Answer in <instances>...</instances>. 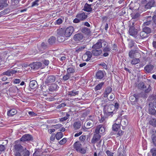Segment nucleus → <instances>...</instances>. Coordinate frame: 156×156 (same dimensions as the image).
<instances>
[{"instance_id":"obj_1","label":"nucleus","mask_w":156,"mask_h":156,"mask_svg":"<svg viewBox=\"0 0 156 156\" xmlns=\"http://www.w3.org/2000/svg\"><path fill=\"white\" fill-rule=\"evenodd\" d=\"M114 110V105L107 104L104 106L103 112L104 114L107 116L111 115L113 114V112Z\"/></svg>"},{"instance_id":"obj_2","label":"nucleus","mask_w":156,"mask_h":156,"mask_svg":"<svg viewBox=\"0 0 156 156\" xmlns=\"http://www.w3.org/2000/svg\"><path fill=\"white\" fill-rule=\"evenodd\" d=\"M141 2L143 4H146L144 5V8L146 9H150L155 4L154 0H142Z\"/></svg>"},{"instance_id":"obj_3","label":"nucleus","mask_w":156,"mask_h":156,"mask_svg":"<svg viewBox=\"0 0 156 156\" xmlns=\"http://www.w3.org/2000/svg\"><path fill=\"white\" fill-rule=\"evenodd\" d=\"M74 148L78 152L82 154H85L86 153V150L83 148H82V145L79 142H76L74 144Z\"/></svg>"},{"instance_id":"obj_4","label":"nucleus","mask_w":156,"mask_h":156,"mask_svg":"<svg viewBox=\"0 0 156 156\" xmlns=\"http://www.w3.org/2000/svg\"><path fill=\"white\" fill-rule=\"evenodd\" d=\"M74 31L73 27L72 26L69 27L66 29L64 32V35L67 37H69L71 36Z\"/></svg>"},{"instance_id":"obj_5","label":"nucleus","mask_w":156,"mask_h":156,"mask_svg":"<svg viewBox=\"0 0 156 156\" xmlns=\"http://www.w3.org/2000/svg\"><path fill=\"white\" fill-rule=\"evenodd\" d=\"M87 17V13L83 12L78 13L76 16V18L79 19L81 21L86 20Z\"/></svg>"},{"instance_id":"obj_6","label":"nucleus","mask_w":156,"mask_h":156,"mask_svg":"<svg viewBox=\"0 0 156 156\" xmlns=\"http://www.w3.org/2000/svg\"><path fill=\"white\" fill-rule=\"evenodd\" d=\"M92 55L91 52L87 51L83 55L82 57V59L83 61H88L90 60L92 57Z\"/></svg>"},{"instance_id":"obj_7","label":"nucleus","mask_w":156,"mask_h":156,"mask_svg":"<svg viewBox=\"0 0 156 156\" xmlns=\"http://www.w3.org/2000/svg\"><path fill=\"white\" fill-rule=\"evenodd\" d=\"M42 63L41 62H33L30 65V66L33 69H37L41 67Z\"/></svg>"},{"instance_id":"obj_8","label":"nucleus","mask_w":156,"mask_h":156,"mask_svg":"<svg viewBox=\"0 0 156 156\" xmlns=\"http://www.w3.org/2000/svg\"><path fill=\"white\" fill-rule=\"evenodd\" d=\"M101 137V136L99 134L95 133L93 137L91 140V143L94 144L97 142L99 141Z\"/></svg>"},{"instance_id":"obj_9","label":"nucleus","mask_w":156,"mask_h":156,"mask_svg":"<svg viewBox=\"0 0 156 156\" xmlns=\"http://www.w3.org/2000/svg\"><path fill=\"white\" fill-rule=\"evenodd\" d=\"M129 33L130 35L136 37L138 33L137 30L135 28L129 27Z\"/></svg>"},{"instance_id":"obj_10","label":"nucleus","mask_w":156,"mask_h":156,"mask_svg":"<svg viewBox=\"0 0 156 156\" xmlns=\"http://www.w3.org/2000/svg\"><path fill=\"white\" fill-rule=\"evenodd\" d=\"M56 79L55 76L51 75L49 76L46 79L45 83L46 84H49L50 83L54 82Z\"/></svg>"},{"instance_id":"obj_11","label":"nucleus","mask_w":156,"mask_h":156,"mask_svg":"<svg viewBox=\"0 0 156 156\" xmlns=\"http://www.w3.org/2000/svg\"><path fill=\"white\" fill-rule=\"evenodd\" d=\"M105 131V129L104 127L102 125H100L97 126L95 130V133H103Z\"/></svg>"},{"instance_id":"obj_12","label":"nucleus","mask_w":156,"mask_h":156,"mask_svg":"<svg viewBox=\"0 0 156 156\" xmlns=\"http://www.w3.org/2000/svg\"><path fill=\"white\" fill-rule=\"evenodd\" d=\"M33 139L32 136L28 134H25L23 135L22 137L20 138V140L22 141H26L30 140Z\"/></svg>"},{"instance_id":"obj_13","label":"nucleus","mask_w":156,"mask_h":156,"mask_svg":"<svg viewBox=\"0 0 156 156\" xmlns=\"http://www.w3.org/2000/svg\"><path fill=\"white\" fill-rule=\"evenodd\" d=\"M105 72L101 70L98 71L96 73V79L101 80L104 77Z\"/></svg>"},{"instance_id":"obj_14","label":"nucleus","mask_w":156,"mask_h":156,"mask_svg":"<svg viewBox=\"0 0 156 156\" xmlns=\"http://www.w3.org/2000/svg\"><path fill=\"white\" fill-rule=\"evenodd\" d=\"M68 68L67 69V73L71 75V74L75 72V66H73L69 65L68 67Z\"/></svg>"},{"instance_id":"obj_15","label":"nucleus","mask_w":156,"mask_h":156,"mask_svg":"<svg viewBox=\"0 0 156 156\" xmlns=\"http://www.w3.org/2000/svg\"><path fill=\"white\" fill-rule=\"evenodd\" d=\"M83 37V35L81 33H78L75 34L73 36V39L76 41H78L82 39Z\"/></svg>"},{"instance_id":"obj_16","label":"nucleus","mask_w":156,"mask_h":156,"mask_svg":"<svg viewBox=\"0 0 156 156\" xmlns=\"http://www.w3.org/2000/svg\"><path fill=\"white\" fill-rule=\"evenodd\" d=\"M82 10L87 12H91L92 10L91 4H89L87 3H85Z\"/></svg>"},{"instance_id":"obj_17","label":"nucleus","mask_w":156,"mask_h":156,"mask_svg":"<svg viewBox=\"0 0 156 156\" xmlns=\"http://www.w3.org/2000/svg\"><path fill=\"white\" fill-rule=\"evenodd\" d=\"M112 88L110 87H108L105 89V91L103 94V97L104 98L107 97L108 95L112 91Z\"/></svg>"},{"instance_id":"obj_18","label":"nucleus","mask_w":156,"mask_h":156,"mask_svg":"<svg viewBox=\"0 0 156 156\" xmlns=\"http://www.w3.org/2000/svg\"><path fill=\"white\" fill-rule=\"evenodd\" d=\"M16 71L15 70H8L7 71L4 72L2 74L3 75H6L8 76H10L11 75H12L16 73Z\"/></svg>"},{"instance_id":"obj_19","label":"nucleus","mask_w":156,"mask_h":156,"mask_svg":"<svg viewBox=\"0 0 156 156\" xmlns=\"http://www.w3.org/2000/svg\"><path fill=\"white\" fill-rule=\"evenodd\" d=\"M91 53L93 55L98 56L101 54L102 53V51L101 49H93Z\"/></svg>"},{"instance_id":"obj_20","label":"nucleus","mask_w":156,"mask_h":156,"mask_svg":"<svg viewBox=\"0 0 156 156\" xmlns=\"http://www.w3.org/2000/svg\"><path fill=\"white\" fill-rule=\"evenodd\" d=\"M102 40H99L94 45L92 48L93 49H99L102 47Z\"/></svg>"},{"instance_id":"obj_21","label":"nucleus","mask_w":156,"mask_h":156,"mask_svg":"<svg viewBox=\"0 0 156 156\" xmlns=\"http://www.w3.org/2000/svg\"><path fill=\"white\" fill-rule=\"evenodd\" d=\"M154 66L152 65H147L144 68L145 70L147 73H150L153 70Z\"/></svg>"},{"instance_id":"obj_22","label":"nucleus","mask_w":156,"mask_h":156,"mask_svg":"<svg viewBox=\"0 0 156 156\" xmlns=\"http://www.w3.org/2000/svg\"><path fill=\"white\" fill-rule=\"evenodd\" d=\"M14 148L15 150L16 151H20L21 152L23 150V147L20 144H16L14 146Z\"/></svg>"},{"instance_id":"obj_23","label":"nucleus","mask_w":156,"mask_h":156,"mask_svg":"<svg viewBox=\"0 0 156 156\" xmlns=\"http://www.w3.org/2000/svg\"><path fill=\"white\" fill-rule=\"evenodd\" d=\"M81 125V122L80 121H78L74 123L73 125V126L75 129L77 130L80 128Z\"/></svg>"},{"instance_id":"obj_24","label":"nucleus","mask_w":156,"mask_h":156,"mask_svg":"<svg viewBox=\"0 0 156 156\" xmlns=\"http://www.w3.org/2000/svg\"><path fill=\"white\" fill-rule=\"evenodd\" d=\"M37 83L36 81L35 80H32L30 81V87L32 89H35L37 86Z\"/></svg>"},{"instance_id":"obj_25","label":"nucleus","mask_w":156,"mask_h":156,"mask_svg":"<svg viewBox=\"0 0 156 156\" xmlns=\"http://www.w3.org/2000/svg\"><path fill=\"white\" fill-rule=\"evenodd\" d=\"M17 113V111L15 109H12L8 112L7 115L9 116H11L15 115Z\"/></svg>"},{"instance_id":"obj_26","label":"nucleus","mask_w":156,"mask_h":156,"mask_svg":"<svg viewBox=\"0 0 156 156\" xmlns=\"http://www.w3.org/2000/svg\"><path fill=\"white\" fill-rule=\"evenodd\" d=\"M78 91H76V90H73L69 91L67 94L68 95H69L70 96H75L76 95H78Z\"/></svg>"},{"instance_id":"obj_27","label":"nucleus","mask_w":156,"mask_h":156,"mask_svg":"<svg viewBox=\"0 0 156 156\" xmlns=\"http://www.w3.org/2000/svg\"><path fill=\"white\" fill-rule=\"evenodd\" d=\"M138 87L139 89L142 90H144L145 88H146V86H145L144 83L142 82H141L138 84Z\"/></svg>"},{"instance_id":"obj_28","label":"nucleus","mask_w":156,"mask_h":156,"mask_svg":"<svg viewBox=\"0 0 156 156\" xmlns=\"http://www.w3.org/2000/svg\"><path fill=\"white\" fill-rule=\"evenodd\" d=\"M58 86L55 84H52L49 87V90L51 91H53L56 90L58 88Z\"/></svg>"},{"instance_id":"obj_29","label":"nucleus","mask_w":156,"mask_h":156,"mask_svg":"<svg viewBox=\"0 0 156 156\" xmlns=\"http://www.w3.org/2000/svg\"><path fill=\"white\" fill-rule=\"evenodd\" d=\"M149 124L154 127H156V119L153 118L150 119L149 122Z\"/></svg>"},{"instance_id":"obj_30","label":"nucleus","mask_w":156,"mask_h":156,"mask_svg":"<svg viewBox=\"0 0 156 156\" xmlns=\"http://www.w3.org/2000/svg\"><path fill=\"white\" fill-rule=\"evenodd\" d=\"M85 48V45L77 47L75 49V52L77 53H78L84 50Z\"/></svg>"},{"instance_id":"obj_31","label":"nucleus","mask_w":156,"mask_h":156,"mask_svg":"<svg viewBox=\"0 0 156 156\" xmlns=\"http://www.w3.org/2000/svg\"><path fill=\"white\" fill-rule=\"evenodd\" d=\"M140 39H143L147 37L148 36V35L142 30L140 33Z\"/></svg>"},{"instance_id":"obj_32","label":"nucleus","mask_w":156,"mask_h":156,"mask_svg":"<svg viewBox=\"0 0 156 156\" xmlns=\"http://www.w3.org/2000/svg\"><path fill=\"white\" fill-rule=\"evenodd\" d=\"M104 84V82H101L100 83L98 84L94 88L95 90L96 91L100 90L102 88Z\"/></svg>"},{"instance_id":"obj_33","label":"nucleus","mask_w":156,"mask_h":156,"mask_svg":"<svg viewBox=\"0 0 156 156\" xmlns=\"http://www.w3.org/2000/svg\"><path fill=\"white\" fill-rule=\"evenodd\" d=\"M149 113L152 115H154L156 113V111L153 107L149 108Z\"/></svg>"},{"instance_id":"obj_34","label":"nucleus","mask_w":156,"mask_h":156,"mask_svg":"<svg viewBox=\"0 0 156 156\" xmlns=\"http://www.w3.org/2000/svg\"><path fill=\"white\" fill-rule=\"evenodd\" d=\"M57 36L58 37L64 35V31L62 29H58L57 31Z\"/></svg>"},{"instance_id":"obj_35","label":"nucleus","mask_w":156,"mask_h":156,"mask_svg":"<svg viewBox=\"0 0 156 156\" xmlns=\"http://www.w3.org/2000/svg\"><path fill=\"white\" fill-rule=\"evenodd\" d=\"M120 124H114L112 126L113 130L115 131H117L120 128Z\"/></svg>"},{"instance_id":"obj_36","label":"nucleus","mask_w":156,"mask_h":156,"mask_svg":"<svg viewBox=\"0 0 156 156\" xmlns=\"http://www.w3.org/2000/svg\"><path fill=\"white\" fill-rule=\"evenodd\" d=\"M142 30L146 33L148 35L151 33V29L148 27H143Z\"/></svg>"},{"instance_id":"obj_37","label":"nucleus","mask_w":156,"mask_h":156,"mask_svg":"<svg viewBox=\"0 0 156 156\" xmlns=\"http://www.w3.org/2000/svg\"><path fill=\"white\" fill-rule=\"evenodd\" d=\"M136 21L131 20L129 27H134L136 28V25L137 24V22H136Z\"/></svg>"},{"instance_id":"obj_38","label":"nucleus","mask_w":156,"mask_h":156,"mask_svg":"<svg viewBox=\"0 0 156 156\" xmlns=\"http://www.w3.org/2000/svg\"><path fill=\"white\" fill-rule=\"evenodd\" d=\"M151 138L154 144L156 146V134L153 133L151 136Z\"/></svg>"},{"instance_id":"obj_39","label":"nucleus","mask_w":156,"mask_h":156,"mask_svg":"<svg viewBox=\"0 0 156 156\" xmlns=\"http://www.w3.org/2000/svg\"><path fill=\"white\" fill-rule=\"evenodd\" d=\"M70 78L71 75L67 73L66 74L63 76L62 80L64 81H66L70 79Z\"/></svg>"},{"instance_id":"obj_40","label":"nucleus","mask_w":156,"mask_h":156,"mask_svg":"<svg viewBox=\"0 0 156 156\" xmlns=\"http://www.w3.org/2000/svg\"><path fill=\"white\" fill-rule=\"evenodd\" d=\"M140 16V14L138 13H136L134 15L132 16L131 20L136 21L138 20Z\"/></svg>"},{"instance_id":"obj_41","label":"nucleus","mask_w":156,"mask_h":156,"mask_svg":"<svg viewBox=\"0 0 156 156\" xmlns=\"http://www.w3.org/2000/svg\"><path fill=\"white\" fill-rule=\"evenodd\" d=\"M55 38L53 36L51 37L48 40V42L50 44H52L55 43Z\"/></svg>"},{"instance_id":"obj_42","label":"nucleus","mask_w":156,"mask_h":156,"mask_svg":"<svg viewBox=\"0 0 156 156\" xmlns=\"http://www.w3.org/2000/svg\"><path fill=\"white\" fill-rule=\"evenodd\" d=\"M56 139L58 140L60 139L63 136V134L61 132H59L55 135Z\"/></svg>"},{"instance_id":"obj_43","label":"nucleus","mask_w":156,"mask_h":156,"mask_svg":"<svg viewBox=\"0 0 156 156\" xmlns=\"http://www.w3.org/2000/svg\"><path fill=\"white\" fill-rule=\"evenodd\" d=\"M11 5L12 6H13L14 7H16L18 6L17 5V4L19 3V1L18 0H11Z\"/></svg>"},{"instance_id":"obj_44","label":"nucleus","mask_w":156,"mask_h":156,"mask_svg":"<svg viewBox=\"0 0 156 156\" xmlns=\"http://www.w3.org/2000/svg\"><path fill=\"white\" fill-rule=\"evenodd\" d=\"M65 39L64 35L60 36L57 37V40L59 42H63Z\"/></svg>"},{"instance_id":"obj_45","label":"nucleus","mask_w":156,"mask_h":156,"mask_svg":"<svg viewBox=\"0 0 156 156\" xmlns=\"http://www.w3.org/2000/svg\"><path fill=\"white\" fill-rule=\"evenodd\" d=\"M140 60L139 58H133L131 62V63L132 64L134 65L140 62Z\"/></svg>"},{"instance_id":"obj_46","label":"nucleus","mask_w":156,"mask_h":156,"mask_svg":"<svg viewBox=\"0 0 156 156\" xmlns=\"http://www.w3.org/2000/svg\"><path fill=\"white\" fill-rule=\"evenodd\" d=\"M152 88L151 87L150 85H149L147 87H146V88H145L144 92L146 93H149L152 90Z\"/></svg>"},{"instance_id":"obj_47","label":"nucleus","mask_w":156,"mask_h":156,"mask_svg":"<svg viewBox=\"0 0 156 156\" xmlns=\"http://www.w3.org/2000/svg\"><path fill=\"white\" fill-rule=\"evenodd\" d=\"M82 31L83 32L87 34H89L90 32V29L87 27H84L82 28Z\"/></svg>"},{"instance_id":"obj_48","label":"nucleus","mask_w":156,"mask_h":156,"mask_svg":"<svg viewBox=\"0 0 156 156\" xmlns=\"http://www.w3.org/2000/svg\"><path fill=\"white\" fill-rule=\"evenodd\" d=\"M70 116V115L68 114L67 113H66V116L60 119V121H61L63 122L64 121L66 120Z\"/></svg>"},{"instance_id":"obj_49","label":"nucleus","mask_w":156,"mask_h":156,"mask_svg":"<svg viewBox=\"0 0 156 156\" xmlns=\"http://www.w3.org/2000/svg\"><path fill=\"white\" fill-rule=\"evenodd\" d=\"M39 0H35L32 3L31 7H33L35 6H37L39 5L38 2Z\"/></svg>"},{"instance_id":"obj_50","label":"nucleus","mask_w":156,"mask_h":156,"mask_svg":"<svg viewBox=\"0 0 156 156\" xmlns=\"http://www.w3.org/2000/svg\"><path fill=\"white\" fill-rule=\"evenodd\" d=\"M151 152L152 154V156H156V148H153L151 149L150 151Z\"/></svg>"},{"instance_id":"obj_51","label":"nucleus","mask_w":156,"mask_h":156,"mask_svg":"<svg viewBox=\"0 0 156 156\" xmlns=\"http://www.w3.org/2000/svg\"><path fill=\"white\" fill-rule=\"evenodd\" d=\"M135 51L133 50H131L129 53V56L131 58H133L134 57Z\"/></svg>"},{"instance_id":"obj_52","label":"nucleus","mask_w":156,"mask_h":156,"mask_svg":"<svg viewBox=\"0 0 156 156\" xmlns=\"http://www.w3.org/2000/svg\"><path fill=\"white\" fill-rule=\"evenodd\" d=\"M63 22V20L61 18H59L56 21L55 23V24L60 25Z\"/></svg>"},{"instance_id":"obj_53","label":"nucleus","mask_w":156,"mask_h":156,"mask_svg":"<svg viewBox=\"0 0 156 156\" xmlns=\"http://www.w3.org/2000/svg\"><path fill=\"white\" fill-rule=\"evenodd\" d=\"M66 104L65 103H62L61 104L58 105L56 108L57 109H60L62 108H63L66 106Z\"/></svg>"},{"instance_id":"obj_54","label":"nucleus","mask_w":156,"mask_h":156,"mask_svg":"<svg viewBox=\"0 0 156 156\" xmlns=\"http://www.w3.org/2000/svg\"><path fill=\"white\" fill-rule=\"evenodd\" d=\"M111 50V48L108 45H107L103 49V51L104 52H106L110 51Z\"/></svg>"},{"instance_id":"obj_55","label":"nucleus","mask_w":156,"mask_h":156,"mask_svg":"<svg viewBox=\"0 0 156 156\" xmlns=\"http://www.w3.org/2000/svg\"><path fill=\"white\" fill-rule=\"evenodd\" d=\"M93 126V123L92 122L89 121L87 122V126L88 127V128H90L92 127Z\"/></svg>"},{"instance_id":"obj_56","label":"nucleus","mask_w":156,"mask_h":156,"mask_svg":"<svg viewBox=\"0 0 156 156\" xmlns=\"http://www.w3.org/2000/svg\"><path fill=\"white\" fill-rule=\"evenodd\" d=\"M41 47L43 49H45L48 48V46L45 43L43 42L41 44Z\"/></svg>"},{"instance_id":"obj_57","label":"nucleus","mask_w":156,"mask_h":156,"mask_svg":"<svg viewBox=\"0 0 156 156\" xmlns=\"http://www.w3.org/2000/svg\"><path fill=\"white\" fill-rule=\"evenodd\" d=\"M151 23V21L145 22L143 23L142 27H146V26H148Z\"/></svg>"},{"instance_id":"obj_58","label":"nucleus","mask_w":156,"mask_h":156,"mask_svg":"<svg viewBox=\"0 0 156 156\" xmlns=\"http://www.w3.org/2000/svg\"><path fill=\"white\" fill-rule=\"evenodd\" d=\"M67 141L66 138H64L59 142V144L61 145H62L65 144Z\"/></svg>"},{"instance_id":"obj_59","label":"nucleus","mask_w":156,"mask_h":156,"mask_svg":"<svg viewBox=\"0 0 156 156\" xmlns=\"http://www.w3.org/2000/svg\"><path fill=\"white\" fill-rule=\"evenodd\" d=\"M42 62L46 66H48L49 64V61L47 60L44 59L42 60Z\"/></svg>"},{"instance_id":"obj_60","label":"nucleus","mask_w":156,"mask_h":156,"mask_svg":"<svg viewBox=\"0 0 156 156\" xmlns=\"http://www.w3.org/2000/svg\"><path fill=\"white\" fill-rule=\"evenodd\" d=\"M5 149V147L4 145L0 144V151L2 152L4 151Z\"/></svg>"},{"instance_id":"obj_61","label":"nucleus","mask_w":156,"mask_h":156,"mask_svg":"<svg viewBox=\"0 0 156 156\" xmlns=\"http://www.w3.org/2000/svg\"><path fill=\"white\" fill-rule=\"evenodd\" d=\"M135 43L134 41H130L129 44V48H131L134 46Z\"/></svg>"},{"instance_id":"obj_62","label":"nucleus","mask_w":156,"mask_h":156,"mask_svg":"<svg viewBox=\"0 0 156 156\" xmlns=\"http://www.w3.org/2000/svg\"><path fill=\"white\" fill-rule=\"evenodd\" d=\"M133 96L135 97V100L136 101V102H137L140 97L139 95L137 94H134Z\"/></svg>"},{"instance_id":"obj_63","label":"nucleus","mask_w":156,"mask_h":156,"mask_svg":"<svg viewBox=\"0 0 156 156\" xmlns=\"http://www.w3.org/2000/svg\"><path fill=\"white\" fill-rule=\"evenodd\" d=\"M115 98V95L113 94H112L110 95V96L109 98V99H108V100L109 101H112L114 100V99Z\"/></svg>"},{"instance_id":"obj_64","label":"nucleus","mask_w":156,"mask_h":156,"mask_svg":"<svg viewBox=\"0 0 156 156\" xmlns=\"http://www.w3.org/2000/svg\"><path fill=\"white\" fill-rule=\"evenodd\" d=\"M23 156H29L30 152L28 150L24 151L23 153Z\"/></svg>"}]
</instances>
